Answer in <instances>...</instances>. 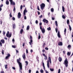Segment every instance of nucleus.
I'll list each match as a JSON object with an SVG mask.
<instances>
[{
  "instance_id": "412c9836",
  "label": "nucleus",
  "mask_w": 73,
  "mask_h": 73,
  "mask_svg": "<svg viewBox=\"0 0 73 73\" xmlns=\"http://www.w3.org/2000/svg\"><path fill=\"white\" fill-rule=\"evenodd\" d=\"M62 10L63 12H65V8H64V6H62Z\"/></svg>"
},
{
  "instance_id": "9b49d317",
  "label": "nucleus",
  "mask_w": 73,
  "mask_h": 73,
  "mask_svg": "<svg viewBox=\"0 0 73 73\" xmlns=\"http://www.w3.org/2000/svg\"><path fill=\"white\" fill-rule=\"evenodd\" d=\"M41 30L42 33H45V30L44 28H42V30Z\"/></svg>"
},
{
  "instance_id": "1a4fd4ad",
  "label": "nucleus",
  "mask_w": 73,
  "mask_h": 73,
  "mask_svg": "<svg viewBox=\"0 0 73 73\" xmlns=\"http://www.w3.org/2000/svg\"><path fill=\"white\" fill-rule=\"evenodd\" d=\"M28 12V11L27 10V9L25 8V9L24 10V11H23V15H25L26 14H25L26 13H27Z\"/></svg>"
},
{
  "instance_id": "f03ea898",
  "label": "nucleus",
  "mask_w": 73,
  "mask_h": 73,
  "mask_svg": "<svg viewBox=\"0 0 73 73\" xmlns=\"http://www.w3.org/2000/svg\"><path fill=\"white\" fill-rule=\"evenodd\" d=\"M49 62L50 64H51L52 63V61H51V58L50 57H49L48 58V60H47V66L48 68H49Z\"/></svg>"
},
{
  "instance_id": "5701e85b",
  "label": "nucleus",
  "mask_w": 73,
  "mask_h": 73,
  "mask_svg": "<svg viewBox=\"0 0 73 73\" xmlns=\"http://www.w3.org/2000/svg\"><path fill=\"white\" fill-rule=\"evenodd\" d=\"M23 31H24L23 30V29H22L20 31V33L21 34H22L23 33Z\"/></svg>"
},
{
  "instance_id": "4c0bfd02",
  "label": "nucleus",
  "mask_w": 73,
  "mask_h": 73,
  "mask_svg": "<svg viewBox=\"0 0 73 73\" xmlns=\"http://www.w3.org/2000/svg\"><path fill=\"white\" fill-rule=\"evenodd\" d=\"M62 17L63 19H65V16H64V15H62Z\"/></svg>"
},
{
  "instance_id": "c9c22d12",
  "label": "nucleus",
  "mask_w": 73,
  "mask_h": 73,
  "mask_svg": "<svg viewBox=\"0 0 73 73\" xmlns=\"http://www.w3.org/2000/svg\"><path fill=\"white\" fill-rule=\"evenodd\" d=\"M60 72H61V70L60 69H59L58 72V73H60Z\"/></svg>"
},
{
  "instance_id": "e2e57ef3",
  "label": "nucleus",
  "mask_w": 73,
  "mask_h": 73,
  "mask_svg": "<svg viewBox=\"0 0 73 73\" xmlns=\"http://www.w3.org/2000/svg\"><path fill=\"white\" fill-rule=\"evenodd\" d=\"M42 55H43L44 57L46 56V55H45V54H43Z\"/></svg>"
},
{
  "instance_id": "8fccbe9b",
  "label": "nucleus",
  "mask_w": 73,
  "mask_h": 73,
  "mask_svg": "<svg viewBox=\"0 0 73 73\" xmlns=\"http://www.w3.org/2000/svg\"><path fill=\"white\" fill-rule=\"evenodd\" d=\"M35 23H36V24H37L38 23V21H37V20H36V21H35Z\"/></svg>"
},
{
  "instance_id": "20e7f679",
  "label": "nucleus",
  "mask_w": 73,
  "mask_h": 73,
  "mask_svg": "<svg viewBox=\"0 0 73 73\" xmlns=\"http://www.w3.org/2000/svg\"><path fill=\"white\" fill-rule=\"evenodd\" d=\"M9 32L8 31H7V33L6 34V36H7V37H9V38H10L12 36V33H10L9 34Z\"/></svg>"
},
{
  "instance_id": "393cba45",
  "label": "nucleus",
  "mask_w": 73,
  "mask_h": 73,
  "mask_svg": "<svg viewBox=\"0 0 73 73\" xmlns=\"http://www.w3.org/2000/svg\"><path fill=\"white\" fill-rule=\"evenodd\" d=\"M41 38V36L40 35V33H38V39H40Z\"/></svg>"
},
{
  "instance_id": "bf43d9fd",
  "label": "nucleus",
  "mask_w": 73,
  "mask_h": 73,
  "mask_svg": "<svg viewBox=\"0 0 73 73\" xmlns=\"http://www.w3.org/2000/svg\"><path fill=\"white\" fill-rule=\"evenodd\" d=\"M25 45V43H23V46H24Z\"/></svg>"
},
{
  "instance_id": "e433bc0d",
  "label": "nucleus",
  "mask_w": 73,
  "mask_h": 73,
  "mask_svg": "<svg viewBox=\"0 0 73 73\" xmlns=\"http://www.w3.org/2000/svg\"><path fill=\"white\" fill-rule=\"evenodd\" d=\"M7 66L8 65H6L5 66V69H7L8 68V67H7Z\"/></svg>"
},
{
  "instance_id": "6e6552de",
  "label": "nucleus",
  "mask_w": 73,
  "mask_h": 73,
  "mask_svg": "<svg viewBox=\"0 0 73 73\" xmlns=\"http://www.w3.org/2000/svg\"><path fill=\"white\" fill-rule=\"evenodd\" d=\"M43 21L44 22V23H46V24H47V23H48V20L45 19H44L43 20Z\"/></svg>"
},
{
  "instance_id": "f704fd0d",
  "label": "nucleus",
  "mask_w": 73,
  "mask_h": 73,
  "mask_svg": "<svg viewBox=\"0 0 73 73\" xmlns=\"http://www.w3.org/2000/svg\"><path fill=\"white\" fill-rule=\"evenodd\" d=\"M66 29H65L64 30V34L66 33Z\"/></svg>"
},
{
  "instance_id": "2f4dec72",
  "label": "nucleus",
  "mask_w": 73,
  "mask_h": 73,
  "mask_svg": "<svg viewBox=\"0 0 73 73\" xmlns=\"http://www.w3.org/2000/svg\"><path fill=\"white\" fill-rule=\"evenodd\" d=\"M40 72H41V73H43V72H44V70H42V69H41L40 70Z\"/></svg>"
},
{
  "instance_id": "0e129e2a",
  "label": "nucleus",
  "mask_w": 73,
  "mask_h": 73,
  "mask_svg": "<svg viewBox=\"0 0 73 73\" xmlns=\"http://www.w3.org/2000/svg\"><path fill=\"white\" fill-rule=\"evenodd\" d=\"M1 73H4V72L3 71H1Z\"/></svg>"
},
{
  "instance_id": "774afa93",
  "label": "nucleus",
  "mask_w": 73,
  "mask_h": 73,
  "mask_svg": "<svg viewBox=\"0 0 73 73\" xmlns=\"http://www.w3.org/2000/svg\"><path fill=\"white\" fill-rule=\"evenodd\" d=\"M4 39H5V40H7V38H6V37H5L4 38Z\"/></svg>"
},
{
  "instance_id": "de8ad7c7",
  "label": "nucleus",
  "mask_w": 73,
  "mask_h": 73,
  "mask_svg": "<svg viewBox=\"0 0 73 73\" xmlns=\"http://www.w3.org/2000/svg\"><path fill=\"white\" fill-rule=\"evenodd\" d=\"M2 53L3 54H4V50H2Z\"/></svg>"
},
{
  "instance_id": "49530a36",
  "label": "nucleus",
  "mask_w": 73,
  "mask_h": 73,
  "mask_svg": "<svg viewBox=\"0 0 73 73\" xmlns=\"http://www.w3.org/2000/svg\"><path fill=\"white\" fill-rule=\"evenodd\" d=\"M46 73H49V72H48V71L46 70H45Z\"/></svg>"
},
{
  "instance_id": "c756f323",
  "label": "nucleus",
  "mask_w": 73,
  "mask_h": 73,
  "mask_svg": "<svg viewBox=\"0 0 73 73\" xmlns=\"http://www.w3.org/2000/svg\"><path fill=\"white\" fill-rule=\"evenodd\" d=\"M44 59L45 60H48V57H47L46 56H44Z\"/></svg>"
},
{
  "instance_id": "5fc2aeb1",
  "label": "nucleus",
  "mask_w": 73,
  "mask_h": 73,
  "mask_svg": "<svg viewBox=\"0 0 73 73\" xmlns=\"http://www.w3.org/2000/svg\"><path fill=\"white\" fill-rule=\"evenodd\" d=\"M0 45L1 46H2V43L0 42Z\"/></svg>"
},
{
  "instance_id": "a18cd8bd",
  "label": "nucleus",
  "mask_w": 73,
  "mask_h": 73,
  "mask_svg": "<svg viewBox=\"0 0 73 73\" xmlns=\"http://www.w3.org/2000/svg\"><path fill=\"white\" fill-rule=\"evenodd\" d=\"M12 47L13 48H16V47L15 46L13 45L12 46Z\"/></svg>"
},
{
  "instance_id": "cd10ccee",
  "label": "nucleus",
  "mask_w": 73,
  "mask_h": 73,
  "mask_svg": "<svg viewBox=\"0 0 73 73\" xmlns=\"http://www.w3.org/2000/svg\"><path fill=\"white\" fill-rule=\"evenodd\" d=\"M51 11L52 12H54V9L53 8L51 9Z\"/></svg>"
},
{
  "instance_id": "423d86ee",
  "label": "nucleus",
  "mask_w": 73,
  "mask_h": 73,
  "mask_svg": "<svg viewBox=\"0 0 73 73\" xmlns=\"http://www.w3.org/2000/svg\"><path fill=\"white\" fill-rule=\"evenodd\" d=\"M10 2V4L13 5H15V3L13 1V0H9Z\"/></svg>"
},
{
  "instance_id": "6e6d98bb",
  "label": "nucleus",
  "mask_w": 73,
  "mask_h": 73,
  "mask_svg": "<svg viewBox=\"0 0 73 73\" xmlns=\"http://www.w3.org/2000/svg\"><path fill=\"white\" fill-rule=\"evenodd\" d=\"M43 69L44 70H45V66H43Z\"/></svg>"
},
{
  "instance_id": "864d4df0",
  "label": "nucleus",
  "mask_w": 73,
  "mask_h": 73,
  "mask_svg": "<svg viewBox=\"0 0 73 73\" xmlns=\"http://www.w3.org/2000/svg\"><path fill=\"white\" fill-rule=\"evenodd\" d=\"M45 49H46V50H48V48H47V47H46L45 48Z\"/></svg>"
},
{
  "instance_id": "3c124183",
  "label": "nucleus",
  "mask_w": 73,
  "mask_h": 73,
  "mask_svg": "<svg viewBox=\"0 0 73 73\" xmlns=\"http://www.w3.org/2000/svg\"><path fill=\"white\" fill-rule=\"evenodd\" d=\"M42 15H40V16L39 17V18H42Z\"/></svg>"
},
{
  "instance_id": "09e8293b",
  "label": "nucleus",
  "mask_w": 73,
  "mask_h": 73,
  "mask_svg": "<svg viewBox=\"0 0 73 73\" xmlns=\"http://www.w3.org/2000/svg\"><path fill=\"white\" fill-rule=\"evenodd\" d=\"M12 69H14V70H15V69H16V68H15V67H12Z\"/></svg>"
},
{
  "instance_id": "ddd939ff",
  "label": "nucleus",
  "mask_w": 73,
  "mask_h": 73,
  "mask_svg": "<svg viewBox=\"0 0 73 73\" xmlns=\"http://www.w3.org/2000/svg\"><path fill=\"white\" fill-rule=\"evenodd\" d=\"M58 45L59 46H62V42H60L58 43Z\"/></svg>"
},
{
  "instance_id": "6ab92c4d",
  "label": "nucleus",
  "mask_w": 73,
  "mask_h": 73,
  "mask_svg": "<svg viewBox=\"0 0 73 73\" xmlns=\"http://www.w3.org/2000/svg\"><path fill=\"white\" fill-rule=\"evenodd\" d=\"M33 42V40H32V39H31V40H30V42H29L30 44L31 45L32 44V43Z\"/></svg>"
},
{
  "instance_id": "bb28decb",
  "label": "nucleus",
  "mask_w": 73,
  "mask_h": 73,
  "mask_svg": "<svg viewBox=\"0 0 73 73\" xmlns=\"http://www.w3.org/2000/svg\"><path fill=\"white\" fill-rule=\"evenodd\" d=\"M55 23L56 25V27H57V26H58V25L57 24V21H55Z\"/></svg>"
},
{
  "instance_id": "a211bd4d",
  "label": "nucleus",
  "mask_w": 73,
  "mask_h": 73,
  "mask_svg": "<svg viewBox=\"0 0 73 73\" xmlns=\"http://www.w3.org/2000/svg\"><path fill=\"white\" fill-rule=\"evenodd\" d=\"M9 1H8V0H7L6 2V4H7V5H9Z\"/></svg>"
},
{
  "instance_id": "13d9d810",
  "label": "nucleus",
  "mask_w": 73,
  "mask_h": 73,
  "mask_svg": "<svg viewBox=\"0 0 73 73\" xmlns=\"http://www.w3.org/2000/svg\"><path fill=\"white\" fill-rule=\"evenodd\" d=\"M29 73H31V70H29Z\"/></svg>"
},
{
  "instance_id": "603ef678",
  "label": "nucleus",
  "mask_w": 73,
  "mask_h": 73,
  "mask_svg": "<svg viewBox=\"0 0 73 73\" xmlns=\"http://www.w3.org/2000/svg\"><path fill=\"white\" fill-rule=\"evenodd\" d=\"M26 52L27 53H28V50L26 49Z\"/></svg>"
},
{
  "instance_id": "69168bd1",
  "label": "nucleus",
  "mask_w": 73,
  "mask_h": 73,
  "mask_svg": "<svg viewBox=\"0 0 73 73\" xmlns=\"http://www.w3.org/2000/svg\"><path fill=\"white\" fill-rule=\"evenodd\" d=\"M63 52L64 54H65V52H66L65 51H63Z\"/></svg>"
},
{
  "instance_id": "ea45409f",
  "label": "nucleus",
  "mask_w": 73,
  "mask_h": 73,
  "mask_svg": "<svg viewBox=\"0 0 73 73\" xmlns=\"http://www.w3.org/2000/svg\"><path fill=\"white\" fill-rule=\"evenodd\" d=\"M23 5H21L20 7V9H23Z\"/></svg>"
},
{
  "instance_id": "f8f14e48",
  "label": "nucleus",
  "mask_w": 73,
  "mask_h": 73,
  "mask_svg": "<svg viewBox=\"0 0 73 73\" xmlns=\"http://www.w3.org/2000/svg\"><path fill=\"white\" fill-rule=\"evenodd\" d=\"M58 36L59 38H60V37H61V36H60V31H58Z\"/></svg>"
},
{
  "instance_id": "338daca9",
  "label": "nucleus",
  "mask_w": 73,
  "mask_h": 73,
  "mask_svg": "<svg viewBox=\"0 0 73 73\" xmlns=\"http://www.w3.org/2000/svg\"><path fill=\"white\" fill-rule=\"evenodd\" d=\"M12 41L13 42H15V39H13L12 40Z\"/></svg>"
},
{
  "instance_id": "f3484780",
  "label": "nucleus",
  "mask_w": 73,
  "mask_h": 73,
  "mask_svg": "<svg viewBox=\"0 0 73 73\" xmlns=\"http://www.w3.org/2000/svg\"><path fill=\"white\" fill-rule=\"evenodd\" d=\"M1 42H2V44H4V43H5V40H1Z\"/></svg>"
},
{
  "instance_id": "39448f33",
  "label": "nucleus",
  "mask_w": 73,
  "mask_h": 73,
  "mask_svg": "<svg viewBox=\"0 0 73 73\" xmlns=\"http://www.w3.org/2000/svg\"><path fill=\"white\" fill-rule=\"evenodd\" d=\"M45 5L44 3H42L41 5H40L41 8L42 10L44 9V7H45Z\"/></svg>"
},
{
  "instance_id": "aec40b11",
  "label": "nucleus",
  "mask_w": 73,
  "mask_h": 73,
  "mask_svg": "<svg viewBox=\"0 0 73 73\" xmlns=\"http://www.w3.org/2000/svg\"><path fill=\"white\" fill-rule=\"evenodd\" d=\"M29 26H27V31H29Z\"/></svg>"
},
{
  "instance_id": "37998d69",
  "label": "nucleus",
  "mask_w": 73,
  "mask_h": 73,
  "mask_svg": "<svg viewBox=\"0 0 73 73\" xmlns=\"http://www.w3.org/2000/svg\"><path fill=\"white\" fill-rule=\"evenodd\" d=\"M24 19L25 20H26L27 19V17L26 16H24Z\"/></svg>"
},
{
  "instance_id": "052dcab7",
  "label": "nucleus",
  "mask_w": 73,
  "mask_h": 73,
  "mask_svg": "<svg viewBox=\"0 0 73 73\" xmlns=\"http://www.w3.org/2000/svg\"><path fill=\"white\" fill-rule=\"evenodd\" d=\"M37 13H38V15H40V12H39V11H38V12H37Z\"/></svg>"
},
{
  "instance_id": "7ed1b4c3",
  "label": "nucleus",
  "mask_w": 73,
  "mask_h": 73,
  "mask_svg": "<svg viewBox=\"0 0 73 73\" xmlns=\"http://www.w3.org/2000/svg\"><path fill=\"white\" fill-rule=\"evenodd\" d=\"M68 59H67V58H66L64 61V64L66 66V68L68 67Z\"/></svg>"
},
{
  "instance_id": "b1692460",
  "label": "nucleus",
  "mask_w": 73,
  "mask_h": 73,
  "mask_svg": "<svg viewBox=\"0 0 73 73\" xmlns=\"http://www.w3.org/2000/svg\"><path fill=\"white\" fill-rule=\"evenodd\" d=\"M69 29H70V31H71V30H72V28L71 27L70 25H69Z\"/></svg>"
},
{
  "instance_id": "0eeeda50",
  "label": "nucleus",
  "mask_w": 73,
  "mask_h": 73,
  "mask_svg": "<svg viewBox=\"0 0 73 73\" xmlns=\"http://www.w3.org/2000/svg\"><path fill=\"white\" fill-rule=\"evenodd\" d=\"M17 17L18 19H20L21 17V14L20 12L18 13Z\"/></svg>"
},
{
  "instance_id": "4be33fe9",
  "label": "nucleus",
  "mask_w": 73,
  "mask_h": 73,
  "mask_svg": "<svg viewBox=\"0 0 73 73\" xmlns=\"http://www.w3.org/2000/svg\"><path fill=\"white\" fill-rule=\"evenodd\" d=\"M71 53V52H68L67 53V55L68 56H70Z\"/></svg>"
},
{
  "instance_id": "4468645a",
  "label": "nucleus",
  "mask_w": 73,
  "mask_h": 73,
  "mask_svg": "<svg viewBox=\"0 0 73 73\" xmlns=\"http://www.w3.org/2000/svg\"><path fill=\"white\" fill-rule=\"evenodd\" d=\"M15 27H16V25H15V24H13V29H15Z\"/></svg>"
},
{
  "instance_id": "c03bdc74",
  "label": "nucleus",
  "mask_w": 73,
  "mask_h": 73,
  "mask_svg": "<svg viewBox=\"0 0 73 73\" xmlns=\"http://www.w3.org/2000/svg\"><path fill=\"white\" fill-rule=\"evenodd\" d=\"M16 11V8H15V7H14V9L13 10V11Z\"/></svg>"
},
{
  "instance_id": "9d476101",
  "label": "nucleus",
  "mask_w": 73,
  "mask_h": 73,
  "mask_svg": "<svg viewBox=\"0 0 73 73\" xmlns=\"http://www.w3.org/2000/svg\"><path fill=\"white\" fill-rule=\"evenodd\" d=\"M11 56V55H10V54L9 53H8L7 54V56H6L5 57L6 59H7V58H8L9 57Z\"/></svg>"
},
{
  "instance_id": "2eb2a0df",
  "label": "nucleus",
  "mask_w": 73,
  "mask_h": 73,
  "mask_svg": "<svg viewBox=\"0 0 73 73\" xmlns=\"http://www.w3.org/2000/svg\"><path fill=\"white\" fill-rule=\"evenodd\" d=\"M23 59H25V53H24L23 55Z\"/></svg>"
},
{
  "instance_id": "680f3d73",
  "label": "nucleus",
  "mask_w": 73,
  "mask_h": 73,
  "mask_svg": "<svg viewBox=\"0 0 73 73\" xmlns=\"http://www.w3.org/2000/svg\"><path fill=\"white\" fill-rule=\"evenodd\" d=\"M30 38L31 40H32V36H30Z\"/></svg>"
},
{
  "instance_id": "79ce46f5",
  "label": "nucleus",
  "mask_w": 73,
  "mask_h": 73,
  "mask_svg": "<svg viewBox=\"0 0 73 73\" xmlns=\"http://www.w3.org/2000/svg\"><path fill=\"white\" fill-rule=\"evenodd\" d=\"M37 10L38 11H40V8H39V6H37Z\"/></svg>"
},
{
  "instance_id": "a19ab883",
  "label": "nucleus",
  "mask_w": 73,
  "mask_h": 73,
  "mask_svg": "<svg viewBox=\"0 0 73 73\" xmlns=\"http://www.w3.org/2000/svg\"><path fill=\"white\" fill-rule=\"evenodd\" d=\"M68 48H71V45H69L67 47Z\"/></svg>"
},
{
  "instance_id": "72a5a7b5",
  "label": "nucleus",
  "mask_w": 73,
  "mask_h": 73,
  "mask_svg": "<svg viewBox=\"0 0 73 73\" xmlns=\"http://www.w3.org/2000/svg\"><path fill=\"white\" fill-rule=\"evenodd\" d=\"M3 35H5V32L4 31H3Z\"/></svg>"
},
{
  "instance_id": "dca6fc26",
  "label": "nucleus",
  "mask_w": 73,
  "mask_h": 73,
  "mask_svg": "<svg viewBox=\"0 0 73 73\" xmlns=\"http://www.w3.org/2000/svg\"><path fill=\"white\" fill-rule=\"evenodd\" d=\"M59 60L60 62H61L62 61V58L61 57H59Z\"/></svg>"
},
{
  "instance_id": "a878e982",
  "label": "nucleus",
  "mask_w": 73,
  "mask_h": 73,
  "mask_svg": "<svg viewBox=\"0 0 73 73\" xmlns=\"http://www.w3.org/2000/svg\"><path fill=\"white\" fill-rule=\"evenodd\" d=\"M69 20H67V24L69 25Z\"/></svg>"
},
{
  "instance_id": "4d7b16f0",
  "label": "nucleus",
  "mask_w": 73,
  "mask_h": 73,
  "mask_svg": "<svg viewBox=\"0 0 73 73\" xmlns=\"http://www.w3.org/2000/svg\"><path fill=\"white\" fill-rule=\"evenodd\" d=\"M13 20H15V18L14 17H13Z\"/></svg>"
},
{
  "instance_id": "7c9ffc66",
  "label": "nucleus",
  "mask_w": 73,
  "mask_h": 73,
  "mask_svg": "<svg viewBox=\"0 0 73 73\" xmlns=\"http://www.w3.org/2000/svg\"><path fill=\"white\" fill-rule=\"evenodd\" d=\"M47 29L48 31H50V30H51V28H50V27H49Z\"/></svg>"
},
{
  "instance_id": "c85d7f7f",
  "label": "nucleus",
  "mask_w": 73,
  "mask_h": 73,
  "mask_svg": "<svg viewBox=\"0 0 73 73\" xmlns=\"http://www.w3.org/2000/svg\"><path fill=\"white\" fill-rule=\"evenodd\" d=\"M50 69L51 72H53L54 71V69L53 68H50Z\"/></svg>"
},
{
  "instance_id": "58836bf2",
  "label": "nucleus",
  "mask_w": 73,
  "mask_h": 73,
  "mask_svg": "<svg viewBox=\"0 0 73 73\" xmlns=\"http://www.w3.org/2000/svg\"><path fill=\"white\" fill-rule=\"evenodd\" d=\"M55 30H56V33H57V32L58 31V29H57V28H56Z\"/></svg>"
},
{
  "instance_id": "f257e3e1",
  "label": "nucleus",
  "mask_w": 73,
  "mask_h": 73,
  "mask_svg": "<svg viewBox=\"0 0 73 73\" xmlns=\"http://www.w3.org/2000/svg\"><path fill=\"white\" fill-rule=\"evenodd\" d=\"M21 60L20 59V58H19L17 60V62L19 64V66L20 68V70H22V64L20 62V61Z\"/></svg>"
},
{
  "instance_id": "473e14b6",
  "label": "nucleus",
  "mask_w": 73,
  "mask_h": 73,
  "mask_svg": "<svg viewBox=\"0 0 73 73\" xmlns=\"http://www.w3.org/2000/svg\"><path fill=\"white\" fill-rule=\"evenodd\" d=\"M25 63H26V66L28 65V61H26Z\"/></svg>"
}]
</instances>
